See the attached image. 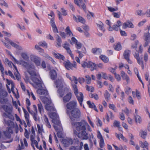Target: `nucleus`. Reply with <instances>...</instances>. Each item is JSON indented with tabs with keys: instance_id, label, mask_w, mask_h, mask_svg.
<instances>
[{
	"instance_id": "nucleus-1",
	"label": "nucleus",
	"mask_w": 150,
	"mask_h": 150,
	"mask_svg": "<svg viewBox=\"0 0 150 150\" xmlns=\"http://www.w3.org/2000/svg\"><path fill=\"white\" fill-rule=\"evenodd\" d=\"M13 59L17 64H21L27 69V72L31 76V79L35 84L38 87H42V82L38 79L39 76L35 71V66L32 64H30L25 61L21 60L19 62L15 58L13 57Z\"/></svg>"
},
{
	"instance_id": "nucleus-2",
	"label": "nucleus",
	"mask_w": 150,
	"mask_h": 150,
	"mask_svg": "<svg viewBox=\"0 0 150 150\" xmlns=\"http://www.w3.org/2000/svg\"><path fill=\"white\" fill-rule=\"evenodd\" d=\"M87 123H83L82 122H72L71 124L73 127H74L76 130L79 132H81L78 133L76 130L74 131V134L75 135L77 134L79 138H81L83 139L87 140L88 139V134L86 131V124Z\"/></svg>"
},
{
	"instance_id": "nucleus-3",
	"label": "nucleus",
	"mask_w": 150,
	"mask_h": 150,
	"mask_svg": "<svg viewBox=\"0 0 150 150\" xmlns=\"http://www.w3.org/2000/svg\"><path fill=\"white\" fill-rule=\"evenodd\" d=\"M4 123L8 126L6 131L4 132L5 136L8 140H5L4 142L6 143H10L13 141V139L11 138V134L13 133L14 129L16 133H18V126L17 124L15 125L13 122L10 120H6L5 118H4Z\"/></svg>"
},
{
	"instance_id": "nucleus-4",
	"label": "nucleus",
	"mask_w": 150,
	"mask_h": 150,
	"mask_svg": "<svg viewBox=\"0 0 150 150\" xmlns=\"http://www.w3.org/2000/svg\"><path fill=\"white\" fill-rule=\"evenodd\" d=\"M74 80L72 82L74 83V84H72L73 89L74 90V93L76 97L81 106H82V102L83 100V95L82 92L79 93L77 88V84L78 83V80L74 76H73Z\"/></svg>"
},
{
	"instance_id": "nucleus-5",
	"label": "nucleus",
	"mask_w": 150,
	"mask_h": 150,
	"mask_svg": "<svg viewBox=\"0 0 150 150\" xmlns=\"http://www.w3.org/2000/svg\"><path fill=\"white\" fill-rule=\"evenodd\" d=\"M1 107L5 112L3 113L2 116L5 118H8L11 120H14V117L12 114V107L6 105H2Z\"/></svg>"
},
{
	"instance_id": "nucleus-6",
	"label": "nucleus",
	"mask_w": 150,
	"mask_h": 150,
	"mask_svg": "<svg viewBox=\"0 0 150 150\" xmlns=\"http://www.w3.org/2000/svg\"><path fill=\"white\" fill-rule=\"evenodd\" d=\"M67 113L69 114V118L72 121H75L76 119L79 118L81 116V111L78 108L72 109L70 113L68 111Z\"/></svg>"
},
{
	"instance_id": "nucleus-7",
	"label": "nucleus",
	"mask_w": 150,
	"mask_h": 150,
	"mask_svg": "<svg viewBox=\"0 0 150 150\" xmlns=\"http://www.w3.org/2000/svg\"><path fill=\"white\" fill-rule=\"evenodd\" d=\"M63 64L65 68L67 70H73L74 69H77L76 63L75 61L73 62L72 63L68 60L64 61Z\"/></svg>"
},
{
	"instance_id": "nucleus-8",
	"label": "nucleus",
	"mask_w": 150,
	"mask_h": 150,
	"mask_svg": "<svg viewBox=\"0 0 150 150\" xmlns=\"http://www.w3.org/2000/svg\"><path fill=\"white\" fill-rule=\"evenodd\" d=\"M42 100L44 103L46 104L45 106V108L47 110L50 111L54 110V107L52 106L49 105L52 103L50 100L47 97H44L42 98Z\"/></svg>"
},
{
	"instance_id": "nucleus-9",
	"label": "nucleus",
	"mask_w": 150,
	"mask_h": 150,
	"mask_svg": "<svg viewBox=\"0 0 150 150\" xmlns=\"http://www.w3.org/2000/svg\"><path fill=\"white\" fill-rule=\"evenodd\" d=\"M52 122L54 124L53 127L56 131L62 130L61 123L58 118L52 119Z\"/></svg>"
},
{
	"instance_id": "nucleus-10",
	"label": "nucleus",
	"mask_w": 150,
	"mask_h": 150,
	"mask_svg": "<svg viewBox=\"0 0 150 150\" xmlns=\"http://www.w3.org/2000/svg\"><path fill=\"white\" fill-rule=\"evenodd\" d=\"M86 0H74L75 4L80 8H82L85 11L86 9V6L84 2H86Z\"/></svg>"
},
{
	"instance_id": "nucleus-11",
	"label": "nucleus",
	"mask_w": 150,
	"mask_h": 150,
	"mask_svg": "<svg viewBox=\"0 0 150 150\" xmlns=\"http://www.w3.org/2000/svg\"><path fill=\"white\" fill-rule=\"evenodd\" d=\"M7 84L6 85V87L9 93H10L11 91L13 93L15 94L14 92V85L13 82L10 80L7 79Z\"/></svg>"
},
{
	"instance_id": "nucleus-12",
	"label": "nucleus",
	"mask_w": 150,
	"mask_h": 150,
	"mask_svg": "<svg viewBox=\"0 0 150 150\" xmlns=\"http://www.w3.org/2000/svg\"><path fill=\"white\" fill-rule=\"evenodd\" d=\"M31 60L34 62L36 66H40L41 65V59L39 57L34 55H31L30 57Z\"/></svg>"
},
{
	"instance_id": "nucleus-13",
	"label": "nucleus",
	"mask_w": 150,
	"mask_h": 150,
	"mask_svg": "<svg viewBox=\"0 0 150 150\" xmlns=\"http://www.w3.org/2000/svg\"><path fill=\"white\" fill-rule=\"evenodd\" d=\"M131 53V51L130 50H126L124 51L123 54L125 59L127 61L128 63L130 64L132 63V61L129 58L130 55Z\"/></svg>"
},
{
	"instance_id": "nucleus-14",
	"label": "nucleus",
	"mask_w": 150,
	"mask_h": 150,
	"mask_svg": "<svg viewBox=\"0 0 150 150\" xmlns=\"http://www.w3.org/2000/svg\"><path fill=\"white\" fill-rule=\"evenodd\" d=\"M33 109L31 110L30 111V112H29L32 115L33 119L34 120L37 121L38 120L37 119V109L36 106L35 105H33Z\"/></svg>"
},
{
	"instance_id": "nucleus-15",
	"label": "nucleus",
	"mask_w": 150,
	"mask_h": 150,
	"mask_svg": "<svg viewBox=\"0 0 150 150\" xmlns=\"http://www.w3.org/2000/svg\"><path fill=\"white\" fill-rule=\"evenodd\" d=\"M144 39L145 42L143 46L144 47H146L150 43V33L149 32L144 33Z\"/></svg>"
},
{
	"instance_id": "nucleus-16",
	"label": "nucleus",
	"mask_w": 150,
	"mask_h": 150,
	"mask_svg": "<svg viewBox=\"0 0 150 150\" xmlns=\"http://www.w3.org/2000/svg\"><path fill=\"white\" fill-rule=\"evenodd\" d=\"M77 103L76 101L73 100L68 103L66 105L67 108L69 110H72L76 108Z\"/></svg>"
},
{
	"instance_id": "nucleus-17",
	"label": "nucleus",
	"mask_w": 150,
	"mask_h": 150,
	"mask_svg": "<svg viewBox=\"0 0 150 150\" xmlns=\"http://www.w3.org/2000/svg\"><path fill=\"white\" fill-rule=\"evenodd\" d=\"M7 92L4 90H1L0 91V103H3L5 100L4 97L7 95Z\"/></svg>"
},
{
	"instance_id": "nucleus-18",
	"label": "nucleus",
	"mask_w": 150,
	"mask_h": 150,
	"mask_svg": "<svg viewBox=\"0 0 150 150\" xmlns=\"http://www.w3.org/2000/svg\"><path fill=\"white\" fill-rule=\"evenodd\" d=\"M97 138L100 139L99 146L101 148H103L105 145L104 141L101 134L98 132L97 136Z\"/></svg>"
},
{
	"instance_id": "nucleus-19",
	"label": "nucleus",
	"mask_w": 150,
	"mask_h": 150,
	"mask_svg": "<svg viewBox=\"0 0 150 150\" xmlns=\"http://www.w3.org/2000/svg\"><path fill=\"white\" fill-rule=\"evenodd\" d=\"M127 28H133L134 26L132 23L130 21L128 20L125 22L122 25V28L125 29Z\"/></svg>"
},
{
	"instance_id": "nucleus-20",
	"label": "nucleus",
	"mask_w": 150,
	"mask_h": 150,
	"mask_svg": "<svg viewBox=\"0 0 150 150\" xmlns=\"http://www.w3.org/2000/svg\"><path fill=\"white\" fill-rule=\"evenodd\" d=\"M50 23L54 32V33H58V30L55 23L54 18H51Z\"/></svg>"
},
{
	"instance_id": "nucleus-21",
	"label": "nucleus",
	"mask_w": 150,
	"mask_h": 150,
	"mask_svg": "<svg viewBox=\"0 0 150 150\" xmlns=\"http://www.w3.org/2000/svg\"><path fill=\"white\" fill-rule=\"evenodd\" d=\"M76 17L75 15H73L74 20L76 22H80L84 24L85 23V20L83 17L80 16H77Z\"/></svg>"
},
{
	"instance_id": "nucleus-22",
	"label": "nucleus",
	"mask_w": 150,
	"mask_h": 150,
	"mask_svg": "<svg viewBox=\"0 0 150 150\" xmlns=\"http://www.w3.org/2000/svg\"><path fill=\"white\" fill-rule=\"evenodd\" d=\"M81 65L84 68L87 67L90 68V70L91 71V69L93 66V62L90 61L88 62H83L82 63Z\"/></svg>"
},
{
	"instance_id": "nucleus-23",
	"label": "nucleus",
	"mask_w": 150,
	"mask_h": 150,
	"mask_svg": "<svg viewBox=\"0 0 150 150\" xmlns=\"http://www.w3.org/2000/svg\"><path fill=\"white\" fill-rule=\"evenodd\" d=\"M62 142L66 147L68 146L73 143L72 140L71 138L64 139L63 140Z\"/></svg>"
},
{
	"instance_id": "nucleus-24",
	"label": "nucleus",
	"mask_w": 150,
	"mask_h": 150,
	"mask_svg": "<svg viewBox=\"0 0 150 150\" xmlns=\"http://www.w3.org/2000/svg\"><path fill=\"white\" fill-rule=\"evenodd\" d=\"M103 64L102 63H100L96 64L93 62V66L91 69V71H93L95 69L97 70L98 68L102 69L103 68Z\"/></svg>"
},
{
	"instance_id": "nucleus-25",
	"label": "nucleus",
	"mask_w": 150,
	"mask_h": 150,
	"mask_svg": "<svg viewBox=\"0 0 150 150\" xmlns=\"http://www.w3.org/2000/svg\"><path fill=\"white\" fill-rule=\"evenodd\" d=\"M121 75L122 79L124 80H126L127 83L129 82L130 79L129 76L127 74H125L124 71H121Z\"/></svg>"
},
{
	"instance_id": "nucleus-26",
	"label": "nucleus",
	"mask_w": 150,
	"mask_h": 150,
	"mask_svg": "<svg viewBox=\"0 0 150 150\" xmlns=\"http://www.w3.org/2000/svg\"><path fill=\"white\" fill-rule=\"evenodd\" d=\"M81 50V51L78 50H76V52L79 54V56L80 58H81L83 56V54L82 53H86V49L85 47H82Z\"/></svg>"
},
{
	"instance_id": "nucleus-27",
	"label": "nucleus",
	"mask_w": 150,
	"mask_h": 150,
	"mask_svg": "<svg viewBox=\"0 0 150 150\" xmlns=\"http://www.w3.org/2000/svg\"><path fill=\"white\" fill-rule=\"evenodd\" d=\"M52 54L56 58L59 60H62V61L64 60L65 57L63 55L58 53H56L55 52H53Z\"/></svg>"
},
{
	"instance_id": "nucleus-28",
	"label": "nucleus",
	"mask_w": 150,
	"mask_h": 150,
	"mask_svg": "<svg viewBox=\"0 0 150 150\" xmlns=\"http://www.w3.org/2000/svg\"><path fill=\"white\" fill-rule=\"evenodd\" d=\"M11 63L13 64V67L14 68L15 70L16 71L14 72V74L17 79L18 80L20 77V75L18 71V70L17 69V67L15 65H14L11 62H9V63H8V65H9V63L11 64Z\"/></svg>"
},
{
	"instance_id": "nucleus-29",
	"label": "nucleus",
	"mask_w": 150,
	"mask_h": 150,
	"mask_svg": "<svg viewBox=\"0 0 150 150\" xmlns=\"http://www.w3.org/2000/svg\"><path fill=\"white\" fill-rule=\"evenodd\" d=\"M122 25V23L121 21L120 20H118L117 21V24H114L113 25L114 30L118 31L119 30L120 27Z\"/></svg>"
},
{
	"instance_id": "nucleus-30",
	"label": "nucleus",
	"mask_w": 150,
	"mask_h": 150,
	"mask_svg": "<svg viewBox=\"0 0 150 150\" xmlns=\"http://www.w3.org/2000/svg\"><path fill=\"white\" fill-rule=\"evenodd\" d=\"M91 52L94 54L100 55L101 53L102 50L100 48H94L92 49Z\"/></svg>"
},
{
	"instance_id": "nucleus-31",
	"label": "nucleus",
	"mask_w": 150,
	"mask_h": 150,
	"mask_svg": "<svg viewBox=\"0 0 150 150\" xmlns=\"http://www.w3.org/2000/svg\"><path fill=\"white\" fill-rule=\"evenodd\" d=\"M37 91L38 93L41 95L47 96L48 94V91L46 89H39Z\"/></svg>"
},
{
	"instance_id": "nucleus-32",
	"label": "nucleus",
	"mask_w": 150,
	"mask_h": 150,
	"mask_svg": "<svg viewBox=\"0 0 150 150\" xmlns=\"http://www.w3.org/2000/svg\"><path fill=\"white\" fill-rule=\"evenodd\" d=\"M71 93H68L63 98V101L64 103H67L69 102L71 99Z\"/></svg>"
},
{
	"instance_id": "nucleus-33",
	"label": "nucleus",
	"mask_w": 150,
	"mask_h": 150,
	"mask_svg": "<svg viewBox=\"0 0 150 150\" xmlns=\"http://www.w3.org/2000/svg\"><path fill=\"white\" fill-rule=\"evenodd\" d=\"M50 73L51 79L54 80L57 77V73L55 70L52 69L50 70Z\"/></svg>"
},
{
	"instance_id": "nucleus-34",
	"label": "nucleus",
	"mask_w": 150,
	"mask_h": 150,
	"mask_svg": "<svg viewBox=\"0 0 150 150\" xmlns=\"http://www.w3.org/2000/svg\"><path fill=\"white\" fill-rule=\"evenodd\" d=\"M97 27L99 29L103 32L105 31V29L104 28V25L103 23L100 21H98V23H96Z\"/></svg>"
},
{
	"instance_id": "nucleus-35",
	"label": "nucleus",
	"mask_w": 150,
	"mask_h": 150,
	"mask_svg": "<svg viewBox=\"0 0 150 150\" xmlns=\"http://www.w3.org/2000/svg\"><path fill=\"white\" fill-rule=\"evenodd\" d=\"M8 39V41L10 45H11L13 47H14L17 48L19 50H22V48L21 46H19L16 43L13 42L12 41L10 40L9 39Z\"/></svg>"
},
{
	"instance_id": "nucleus-36",
	"label": "nucleus",
	"mask_w": 150,
	"mask_h": 150,
	"mask_svg": "<svg viewBox=\"0 0 150 150\" xmlns=\"http://www.w3.org/2000/svg\"><path fill=\"white\" fill-rule=\"evenodd\" d=\"M37 127L38 133L42 134L43 132H44V130L43 128V125L42 124H37Z\"/></svg>"
},
{
	"instance_id": "nucleus-37",
	"label": "nucleus",
	"mask_w": 150,
	"mask_h": 150,
	"mask_svg": "<svg viewBox=\"0 0 150 150\" xmlns=\"http://www.w3.org/2000/svg\"><path fill=\"white\" fill-rule=\"evenodd\" d=\"M139 144L140 145V146L143 148H146L147 150L149 149L148 147L149 144L146 141H145L144 142L142 141H140Z\"/></svg>"
},
{
	"instance_id": "nucleus-38",
	"label": "nucleus",
	"mask_w": 150,
	"mask_h": 150,
	"mask_svg": "<svg viewBox=\"0 0 150 150\" xmlns=\"http://www.w3.org/2000/svg\"><path fill=\"white\" fill-rule=\"evenodd\" d=\"M113 126L115 127H117L119 131L122 130V128L120 127V122L115 120L113 122Z\"/></svg>"
},
{
	"instance_id": "nucleus-39",
	"label": "nucleus",
	"mask_w": 150,
	"mask_h": 150,
	"mask_svg": "<svg viewBox=\"0 0 150 150\" xmlns=\"http://www.w3.org/2000/svg\"><path fill=\"white\" fill-rule=\"evenodd\" d=\"M115 135L116 137L118 138L119 139H120V137L125 142H127L128 141L127 139L124 137L122 134L120 133L119 134H118L117 133H115Z\"/></svg>"
},
{
	"instance_id": "nucleus-40",
	"label": "nucleus",
	"mask_w": 150,
	"mask_h": 150,
	"mask_svg": "<svg viewBox=\"0 0 150 150\" xmlns=\"http://www.w3.org/2000/svg\"><path fill=\"white\" fill-rule=\"evenodd\" d=\"M65 32H66V34L69 37L70 36H73V35L70 29V27L69 26H67L65 29Z\"/></svg>"
},
{
	"instance_id": "nucleus-41",
	"label": "nucleus",
	"mask_w": 150,
	"mask_h": 150,
	"mask_svg": "<svg viewBox=\"0 0 150 150\" xmlns=\"http://www.w3.org/2000/svg\"><path fill=\"white\" fill-rule=\"evenodd\" d=\"M105 100L108 102L110 98V94L109 93L108 91L106 90L104 94Z\"/></svg>"
},
{
	"instance_id": "nucleus-42",
	"label": "nucleus",
	"mask_w": 150,
	"mask_h": 150,
	"mask_svg": "<svg viewBox=\"0 0 150 150\" xmlns=\"http://www.w3.org/2000/svg\"><path fill=\"white\" fill-rule=\"evenodd\" d=\"M99 57L105 63H107L109 61L108 58L104 55H101Z\"/></svg>"
},
{
	"instance_id": "nucleus-43",
	"label": "nucleus",
	"mask_w": 150,
	"mask_h": 150,
	"mask_svg": "<svg viewBox=\"0 0 150 150\" xmlns=\"http://www.w3.org/2000/svg\"><path fill=\"white\" fill-rule=\"evenodd\" d=\"M137 60V62L138 64L141 65L142 69H144V65L143 61L142 59V58H141L140 57H139L137 59H136Z\"/></svg>"
},
{
	"instance_id": "nucleus-44",
	"label": "nucleus",
	"mask_w": 150,
	"mask_h": 150,
	"mask_svg": "<svg viewBox=\"0 0 150 150\" xmlns=\"http://www.w3.org/2000/svg\"><path fill=\"white\" fill-rule=\"evenodd\" d=\"M114 48L116 50L119 51L122 49V47L120 44L118 43L114 45Z\"/></svg>"
},
{
	"instance_id": "nucleus-45",
	"label": "nucleus",
	"mask_w": 150,
	"mask_h": 150,
	"mask_svg": "<svg viewBox=\"0 0 150 150\" xmlns=\"http://www.w3.org/2000/svg\"><path fill=\"white\" fill-rule=\"evenodd\" d=\"M96 139L94 137L93 135L91 136L89 139V145L91 147H92L93 145V142L94 139Z\"/></svg>"
},
{
	"instance_id": "nucleus-46",
	"label": "nucleus",
	"mask_w": 150,
	"mask_h": 150,
	"mask_svg": "<svg viewBox=\"0 0 150 150\" xmlns=\"http://www.w3.org/2000/svg\"><path fill=\"white\" fill-rule=\"evenodd\" d=\"M37 106L39 112L40 114H41L42 112L44 111L43 108L42 104L40 103L38 104Z\"/></svg>"
},
{
	"instance_id": "nucleus-47",
	"label": "nucleus",
	"mask_w": 150,
	"mask_h": 150,
	"mask_svg": "<svg viewBox=\"0 0 150 150\" xmlns=\"http://www.w3.org/2000/svg\"><path fill=\"white\" fill-rule=\"evenodd\" d=\"M20 142L21 146L20 144H18L16 150H21L22 149H23L24 148V146L22 140V139L20 140Z\"/></svg>"
},
{
	"instance_id": "nucleus-48",
	"label": "nucleus",
	"mask_w": 150,
	"mask_h": 150,
	"mask_svg": "<svg viewBox=\"0 0 150 150\" xmlns=\"http://www.w3.org/2000/svg\"><path fill=\"white\" fill-rule=\"evenodd\" d=\"M139 135L143 139H145L147 135V132L141 130L139 132Z\"/></svg>"
},
{
	"instance_id": "nucleus-49",
	"label": "nucleus",
	"mask_w": 150,
	"mask_h": 150,
	"mask_svg": "<svg viewBox=\"0 0 150 150\" xmlns=\"http://www.w3.org/2000/svg\"><path fill=\"white\" fill-rule=\"evenodd\" d=\"M26 104L28 112H30V111L31 110L30 109V102L28 98H26Z\"/></svg>"
},
{
	"instance_id": "nucleus-50",
	"label": "nucleus",
	"mask_w": 150,
	"mask_h": 150,
	"mask_svg": "<svg viewBox=\"0 0 150 150\" xmlns=\"http://www.w3.org/2000/svg\"><path fill=\"white\" fill-rule=\"evenodd\" d=\"M23 110L24 114V117L25 120H28L29 119V115L28 113L26 110L23 108Z\"/></svg>"
},
{
	"instance_id": "nucleus-51",
	"label": "nucleus",
	"mask_w": 150,
	"mask_h": 150,
	"mask_svg": "<svg viewBox=\"0 0 150 150\" xmlns=\"http://www.w3.org/2000/svg\"><path fill=\"white\" fill-rule=\"evenodd\" d=\"M21 55L23 59L25 60L28 61L29 60V57L25 53L22 52L21 53Z\"/></svg>"
},
{
	"instance_id": "nucleus-52",
	"label": "nucleus",
	"mask_w": 150,
	"mask_h": 150,
	"mask_svg": "<svg viewBox=\"0 0 150 150\" xmlns=\"http://www.w3.org/2000/svg\"><path fill=\"white\" fill-rule=\"evenodd\" d=\"M86 78V82L88 84H90L91 83V77L88 75H86L85 76Z\"/></svg>"
},
{
	"instance_id": "nucleus-53",
	"label": "nucleus",
	"mask_w": 150,
	"mask_h": 150,
	"mask_svg": "<svg viewBox=\"0 0 150 150\" xmlns=\"http://www.w3.org/2000/svg\"><path fill=\"white\" fill-rule=\"evenodd\" d=\"M136 123L138 122L140 123L141 121V117L139 115H134Z\"/></svg>"
},
{
	"instance_id": "nucleus-54",
	"label": "nucleus",
	"mask_w": 150,
	"mask_h": 150,
	"mask_svg": "<svg viewBox=\"0 0 150 150\" xmlns=\"http://www.w3.org/2000/svg\"><path fill=\"white\" fill-rule=\"evenodd\" d=\"M58 92L59 93V96L61 97H63L64 95V92L62 90V88L59 87L58 89Z\"/></svg>"
},
{
	"instance_id": "nucleus-55",
	"label": "nucleus",
	"mask_w": 150,
	"mask_h": 150,
	"mask_svg": "<svg viewBox=\"0 0 150 150\" xmlns=\"http://www.w3.org/2000/svg\"><path fill=\"white\" fill-rule=\"evenodd\" d=\"M39 45L43 47L47 48V44L45 41L40 42L38 43Z\"/></svg>"
},
{
	"instance_id": "nucleus-56",
	"label": "nucleus",
	"mask_w": 150,
	"mask_h": 150,
	"mask_svg": "<svg viewBox=\"0 0 150 150\" xmlns=\"http://www.w3.org/2000/svg\"><path fill=\"white\" fill-rule=\"evenodd\" d=\"M89 97L91 98H94L96 100H98L99 97L97 94L90 93L89 95Z\"/></svg>"
},
{
	"instance_id": "nucleus-57",
	"label": "nucleus",
	"mask_w": 150,
	"mask_h": 150,
	"mask_svg": "<svg viewBox=\"0 0 150 150\" xmlns=\"http://www.w3.org/2000/svg\"><path fill=\"white\" fill-rule=\"evenodd\" d=\"M57 45L59 47L61 46V45L62 42V41L61 38L58 36V37L57 39Z\"/></svg>"
},
{
	"instance_id": "nucleus-58",
	"label": "nucleus",
	"mask_w": 150,
	"mask_h": 150,
	"mask_svg": "<svg viewBox=\"0 0 150 150\" xmlns=\"http://www.w3.org/2000/svg\"><path fill=\"white\" fill-rule=\"evenodd\" d=\"M109 107L113 110L114 112H117V108L115 107V105L113 104H109Z\"/></svg>"
},
{
	"instance_id": "nucleus-59",
	"label": "nucleus",
	"mask_w": 150,
	"mask_h": 150,
	"mask_svg": "<svg viewBox=\"0 0 150 150\" xmlns=\"http://www.w3.org/2000/svg\"><path fill=\"white\" fill-rule=\"evenodd\" d=\"M30 132H29L27 129L25 128V132L24 134V135L25 137L27 139H29V134Z\"/></svg>"
},
{
	"instance_id": "nucleus-60",
	"label": "nucleus",
	"mask_w": 150,
	"mask_h": 150,
	"mask_svg": "<svg viewBox=\"0 0 150 150\" xmlns=\"http://www.w3.org/2000/svg\"><path fill=\"white\" fill-rule=\"evenodd\" d=\"M86 90L88 91H90L91 92H93V91L94 88L92 86H89L88 85L86 86Z\"/></svg>"
},
{
	"instance_id": "nucleus-61",
	"label": "nucleus",
	"mask_w": 150,
	"mask_h": 150,
	"mask_svg": "<svg viewBox=\"0 0 150 150\" xmlns=\"http://www.w3.org/2000/svg\"><path fill=\"white\" fill-rule=\"evenodd\" d=\"M108 10L111 12H113L118 10V8L117 7L113 8L111 7H108Z\"/></svg>"
},
{
	"instance_id": "nucleus-62",
	"label": "nucleus",
	"mask_w": 150,
	"mask_h": 150,
	"mask_svg": "<svg viewBox=\"0 0 150 150\" xmlns=\"http://www.w3.org/2000/svg\"><path fill=\"white\" fill-rule=\"evenodd\" d=\"M75 45L76 47L78 49H79L82 47V44L79 42H78Z\"/></svg>"
},
{
	"instance_id": "nucleus-63",
	"label": "nucleus",
	"mask_w": 150,
	"mask_h": 150,
	"mask_svg": "<svg viewBox=\"0 0 150 150\" xmlns=\"http://www.w3.org/2000/svg\"><path fill=\"white\" fill-rule=\"evenodd\" d=\"M87 103L89 107L91 108H93L95 105L93 103H91L90 101H87Z\"/></svg>"
},
{
	"instance_id": "nucleus-64",
	"label": "nucleus",
	"mask_w": 150,
	"mask_h": 150,
	"mask_svg": "<svg viewBox=\"0 0 150 150\" xmlns=\"http://www.w3.org/2000/svg\"><path fill=\"white\" fill-rule=\"evenodd\" d=\"M51 117L52 118V119L58 118V116L57 114L55 112H52L51 113Z\"/></svg>"
}]
</instances>
